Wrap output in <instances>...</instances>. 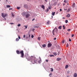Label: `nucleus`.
<instances>
[{
	"instance_id": "nucleus-4",
	"label": "nucleus",
	"mask_w": 77,
	"mask_h": 77,
	"mask_svg": "<svg viewBox=\"0 0 77 77\" xmlns=\"http://www.w3.org/2000/svg\"><path fill=\"white\" fill-rule=\"evenodd\" d=\"M26 14H27V13L26 12H24L21 14V15L23 17H24V16H25V15Z\"/></svg>"
},
{
	"instance_id": "nucleus-19",
	"label": "nucleus",
	"mask_w": 77,
	"mask_h": 77,
	"mask_svg": "<svg viewBox=\"0 0 77 77\" xmlns=\"http://www.w3.org/2000/svg\"><path fill=\"white\" fill-rule=\"evenodd\" d=\"M64 10L65 11H66V10H67V8H66V7H65L64 8Z\"/></svg>"
},
{
	"instance_id": "nucleus-56",
	"label": "nucleus",
	"mask_w": 77,
	"mask_h": 77,
	"mask_svg": "<svg viewBox=\"0 0 77 77\" xmlns=\"http://www.w3.org/2000/svg\"><path fill=\"white\" fill-rule=\"evenodd\" d=\"M66 35H68L69 34V33H66Z\"/></svg>"
},
{
	"instance_id": "nucleus-1",
	"label": "nucleus",
	"mask_w": 77,
	"mask_h": 77,
	"mask_svg": "<svg viewBox=\"0 0 77 77\" xmlns=\"http://www.w3.org/2000/svg\"><path fill=\"white\" fill-rule=\"evenodd\" d=\"M29 60H29L30 62H31L32 63L34 64L37 61L36 57L33 56H31V57H29Z\"/></svg>"
},
{
	"instance_id": "nucleus-15",
	"label": "nucleus",
	"mask_w": 77,
	"mask_h": 77,
	"mask_svg": "<svg viewBox=\"0 0 77 77\" xmlns=\"http://www.w3.org/2000/svg\"><path fill=\"white\" fill-rule=\"evenodd\" d=\"M54 14H55V12H54V13L53 12H52V15H53V16H54Z\"/></svg>"
},
{
	"instance_id": "nucleus-12",
	"label": "nucleus",
	"mask_w": 77,
	"mask_h": 77,
	"mask_svg": "<svg viewBox=\"0 0 77 77\" xmlns=\"http://www.w3.org/2000/svg\"><path fill=\"white\" fill-rule=\"evenodd\" d=\"M42 8L43 9H45V7L44 6V5H42Z\"/></svg>"
},
{
	"instance_id": "nucleus-36",
	"label": "nucleus",
	"mask_w": 77,
	"mask_h": 77,
	"mask_svg": "<svg viewBox=\"0 0 77 77\" xmlns=\"http://www.w3.org/2000/svg\"><path fill=\"white\" fill-rule=\"evenodd\" d=\"M18 38L19 39H21V38H20V35L18 36Z\"/></svg>"
},
{
	"instance_id": "nucleus-59",
	"label": "nucleus",
	"mask_w": 77,
	"mask_h": 77,
	"mask_svg": "<svg viewBox=\"0 0 77 77\" xmlns=\"http://www.w3.org/2000/svg\"><path fill=\"white\" fill-rule=\"evenodd\" d=\"M30 34H29V38H30Z\"/></svg>"
},
{
	"instance_id": "nucleus-60",
	"label": "nucleus",
	"mask_w": 77,
	"mask_h": 77,
	"mask_svg": "<svg viewBox=\"0 0 77 77\" xmlns=\"http://www.w3.org/2000/svg\"><path fill=\"white\" fill-rule=\"evenodd\" d=\"M53 16H51V18H53Z\"/></svg>"
},
{
	"instance_id": "nucleus-2",
	"label": "nucleus",
	"mask_w": 77,
	"mask_h": 77,
	"mask_svg": "<svg viewBox=\"0 0 77 77\" xmlns=\"http://www.w3.org/2000/svg\"><path fill=\"white\" fill-rule=\"evenodd\" d=\"M20 54H21V57L22 58L24 57V51L22 50L20 52Z\"/></svg>"
},
{
	"instance_id": "nucleus-13",
	"label": "nucleus",
	"mask_w": 77,
	"mask_h": 77,
	"mask_svg": "<svg viewBox=\"0 0 77 77\" xmlns=\"http://www.w3.org/2000/svg\"><path fill=\"white\" fill-rule=\"evenodd\" d=\"M54 29H55V30H56V33H57V27H56Z\"/></svg>"
},
{
	"instance_id": "nucleus-11",
	"label": "nucleus",
	"mask_w": 77,
	"mask_h": 77,
	"mask_svg": "<svg viewBox=\"0 0 77 77\" xmlns=\"http://www.w3.org/2000/svg\"><path fill=\"white\" fill-rule=\"evenodd\" d=\"M61 60V58H57V61H59V60Z\"/></svg>"
},
{
	"instance_id": "nucleus-8",
	"label": "nucleus",
	"mask_w": 77,
	"mask_h": 77,
	"mask_svg": "<svg viewBox=\"0 0 77 77\" xmlns=\"http://www.w3.org/2000/svg\"><path fill=\"white\" fill-rule=\"evenodd\" d=\"M16 53L17 54H20V51H19L18 50H17L16 51Z\"/></svg>"
},
{
	"instance_id": "nucleus-64",
	"label": "nucleus",
	"mask_w": 77,
	"mask_h": 77,
	"mask_svg": "<svg viewBox=\"0 0 77 77\" xmlns=\"http://www.w3.org/2000/svg\"><path fill=\"white\" fill-rule=\"evenodd\" d=\"M5 20H6V18H5Z\"/></svg>"
},
{
	"instance_id": "nucleus-20",
	"label": "nucleus",
	"mask_w": 77,
	"mask_h": 77,
	"mask_svg": "<svg viewBox=\"0 0 77 77\" xmlns=\"http://www.w3.org/2000/svg\"><path fill=\"white\" fill-rule=\"evenodd\" d=\"M49 56L50 57H54V55H49Z\"/></svg>"
},
{
	"instance_id": "nucleus-38",
	"label": "nucleus",
	"mask_w": 77,
	"mask_h": 77,
	"mask_svg": "<svg viewBox=\"0 0 77 77\" xmlns=\"http://www.w3.org/2000/svg\"><path fill=\"white\" fill-rule=\"evenodd\" d=\"M33 37H34V36H33V35H32L31 36V38H33Z\"/></svg>"
},
{
	"instance_id": "nucleus-5",
	"label": "nucleus",
	"mask_w": 77,
	"mask_h": 77,
	"mask_svg": "<svg viewBox=\"0 0 77 77\" xmlns=\"http://www.w3.org/2000/svg\"><path fill=\"white\" fill-rule=\"evenodd\" d=\"M30 15V14H27L26 15V18H29V16Z\"/></svg>"
},
{
	"instance_id": "nucleus-32",
	"label": "nucleus",
	"mask_w": 77,
	"mask_h": 77,
	"mask_svg": "<svg viewBox=\"0 0 77 77\" xmlns=\"http://www.w3.org/2000/svg\"><path fill=\"white\" fill-rule=\"evenodd\" d=\"M48 9H51V8L50 6H49Z\"/></svg>"
},
{
	"instance_id": "nucleus-54",
	"label": "nucleus",
	"mask_w": 77,
	"mask_h": 77,
	"mask_svg": "<svg viewBox=\"0 0 77 77\" xmlns=\"http://www.w3.org/2000/svg\"><path fill=\"white\" fill-rule=\"evenodd\" d=\"M54 40H56V38H55L54 39Z\"/></svg>"
},
{
	"instance_id": "nucleus-51",
	"label": "nucleus",
	"mask_w": 77,
	"mask_h": 77,
	"mask_svg": "<svg viewBox=\"0 0 77 77\" xmlns=\"http://www.w3.org/2000/svg\"><path fill=\"white\" fill-rule=\"evenodd\" d=\"M12 8H10L9 9V10H12Z\"/></svg>"
},
{
	"instance_id": "nucleus-14",
	"label": "nucleus",
	"mask_w": 77,
	"mask_h": 77,
	"mask_svg": "<svg viewBox=\"0 0 77 77\" xmlns=\"http://www.w3.org/2000/svg\"><path fill=\"white\" fill-rule=\"evenodd\" d=\"M42 47L44 48L45 47H46V45L45 44H44L43 45H42Z\"/></svg>"
},
{
	"instance_id": "nucleus-18",
	"label": "nucleus",
	"mask_w": 77,
	"mask_h": 77,
	"mask_svg": "<svg viewBox=\"0 0 77 77\" xmlns=\"http://www.w3.org/2000/svg\"><path fill=\"white\" fill-rule=\"evenodd\" d=\"M64 3H68V1L65 0L64 1Z\"/></svg>"
},
{
	"instance_id": "nucleus-53",
	"label": "nucleus",
	"mask_w": 77,
	"mask_h": 77,
	"mask_svg": "<svg viewBox=\"0 0 77 77\" xmlns=\"http://www.w3.org/2000/svg\"><path fill=\"white\" fill-rule=\"evenodd\" d=\"M62 11V9H60V12H61V11Z\"/></svg>"
},
{
	"instance_id": "nucleus-30",
	"label": "nucleus",
	"mask_w": 77,
	"mask_h": 77,
	"mask_svg": "<svg viewBox=\"0 0 77 77\" xmlns=\"http://www.w3.org/2000/svg\"><path fill=\"white\" fill-rule=\"evenodd\" d=\"M63 29H65V26L63 25Z\"/></svg>"
},
{
	"instance_id": "nucleus-10",
	"label": "nucleus",
	"mask_w": 77,
	"mask_h": 77,
	"mask_svg": "<svg viewBox=\"0 0 77 77\" xmlns=\"http://www.w3.org/2000/svg\"><path fill=\"white\" fill-rule=\"evenodd\" d=\"M77 74L76 73H75L74 75V77H77Z\"/></svg>"
},
{
	"instance_id": "nucleus-3",
	"label": "nucleus",
	"mask_w": 77,
	"mask_h": 77,
	"mask_svg": "<svg viewBox=\"0 0 77 77\" xmlns=\"http://www.w3.org/2000/svg\"><path fill=\"white\" fill-rule=\"evenodd\" d=\"M7 15H8V14H4H4L3 13H2V18H5L7 16Z\"/></svg>"
},
{
	"instance_id": "nucleus-52",
	"label": "nucleus",
	"mask_w": 77,
	"mask_h": 77,
	"mask_svg": "<svg viewBox=\"0 0 77 77\" xmlns=\"http://www.w3.org/2000/svg\"><path fill=\"white\" fill-rule=\"evenodd\" d=\"M34 20H35V18L33 19L32 20V21H34Z\"/></svg>"
},
{
	"instance_id": "nucleus-40",
	"label": "nucleus",
	"mask_w": 77,
	"mask_h": 77,
	"mask_svg": "<svg viewBox=\"0 0 77 77\" xmlns=\"http://www.w3.org/2000/svg\"><path fill=\"white\" fill-rule=\"evenodd\" d=\"M64 42H65V41H64V40L62 42V43H63H63H64Z\"/></svg>"
},
{
	"instance_id": "nucleus-48",
	"label": "nucleus",
	"mask_w": 77,
	"mask_h": 77,
	"mask_svg": "<svg viewBox=\"0 0 77 77\" xmlns=\"http://www.w3.org/2000/svg\"><path fill=\"white\" fill-rule=\"evenodd\" d=\"M10 24H14V23H10Z\"/></svg>"
},
{
	"instance_id": "nucleus-9",
	"label": "nucleus",
	"mask_w": 77,
	"mask_h": 77,
	"mask_svg": "<svg viewBox=\"0 0 77 77\" xmlns=\"http://www.w3.org/2000/svg\"><path fill=\"white\" fill-rule=\"evenodd\" d=\"M71 10V8L70 7H69L68 10L67 11V12H69L70 10Z\"/></svg>"
},
{
	"instance_id": "nucleus-45",
	"label": "nucleus",
	"mask_w": 77,
	"mask_h": 77,
	"mask_svg": "<svg viewBox=\"0 0 77 77\" xmlns=\"http://www.w3.org/2000/svg\"><path fill=\"white\" fill-rule=\"evenodd\" d=\"M69 72H70L69 71H67V73H68V74H69Z\"/></svg>"
},
{
	"instance_id": "nucleus-62",
	"label": "nucleus",
	"mask_w": 77,
	"mask_h": 77,
	"mask_svg": "<svg viewBox=\"0 0 77 77\" xmlns=\"http://www.w3.org/2000/svg\"><path fill=\"white\" fill-rule=\"evenodd\" d=\"M45 0V2H47V0Z\"/></svg>"
},
{
	"instance_id": "nucleus-58",
	"label": "nucleus",
	"mask_w": 77,
	"mask_h": 77,
	"mask_svg": "<svg viewBox=\"0 0 77 77\" xmlns=\"http://www.w3.org/2000/svg\"><path fill=\"white\" fill-rule=\"evenodd\" d=\"M62 18H63V19H65V17H63Z\"/></svg>"
},
{
	"instance_id": "nucleus-27",
	"label": "nucleus",
	"mask_w": 77,
	"mask_h": 77,
	"mask_svg": "<svg viewBox=\"0 0 77 77\" xmlns=\"http://www.w3.org/2000/svg\"><path fill=\"white\" fill-rule=\"evenodd\" d=\"M54 54L55 56H56L57 55V53H54Z\"/></svg>"
},
{
	"instance_id": "nucleus-29",
	"label": "nucleus",
	"mask_w": 77,
	"mask_h": 77,
	"mask_svg": "<svg viewBox=\"0 0 77 77\" xmlns=\"http://www.w3.org/2000/svg\"><path fill=\"white\" fill-rule=\"evenodd\" d=\"M68 20H65L66 23H68Z\"/></svg>"
},
{
	"instance_id": "nucleus-39",
	"label": "nucleus",
	"mask_w": 77,
	"mask_h": 77,
	"mask_svg": "<svg viewBox=\"0 0 77 77\" xmlns=\"http://www.w3.org/2000/svg\"><path fill=\"white\" fill-rule=\"evenodd\" d=\"M70 30H71V29H67V31H68V32H69V31H70Z\"/></svg>"
},
{
	"instance_id": "nucleus-61",
	"label": "nucleus",
	"mask_w": 77,
	"mask_h": 77,
	"mask_svg": "<svg viewBox=\"0 0 77 77\" xmlns=\"http://www.w3.org/2000/svg\"><path fill=\"white\" fill-rule=\"evenodd\" d=\"M64 5H65V4H63V6H64Z\"/></svg>"
},
{
	"instance_id": "nucleus-34",
	"label": "nucleus",
	"mask_w": 77,
	"mask_h": 77,
	"mask_svg": "<svg viewBox=\"0 0 77 77\" xmlns=\"http://www.w3.org/2000/svg\"><path fill=\"white\" fill-rule=\"evenodd\" d=\"M68 45H69L68 43H67L66 45V47H68Z\"/></svg>"
},
{
	"instance_id": "nucleus-7",
	"label": "nucleus",
	"mask_w": 77,
	"mask_h": 77,
	"mask_svg": "<svg viewBox=\"0 0 77 77\" xmlns=\"http://www.w3.org/2000/svg\"><path fill=\"white\" fill-rule=\"evenodd\" d=\"M52 45L51 43H49L48 45V47H50Z\"/></svg>"
},
{
	"instance_id": "nucleus-26",
	"label": "nucleus",
	"mask_w": 77,
	"mask_h": 77,
	"mask_svg": "<svg viewBox=\"0 0 77 77\" xmlns=\"http://www.w3.org/2000/svg\"><path fill=\"white\" fill-rule=\"evenodd\" d=\"M51 72H53V69L51 68Z\"/></svg>"
},
{
	"instance_id": "nucleus-46",
	"label": "nucleus",
	"mask_w": 77,
	"mask_h": 77,
	"mask_svg": "<svg viewBox=\"0 0 77 77\" xmlns=\"http://www.w3.org/2000/svg\"><path fill=\"white\" fill-rule=\"evenodd\" d=\"M69 41L70 42H71V39L70 38L69 39Z\"/></svg>"
},
{
	"instance_id": "nucleus-6",
	"label": "nucleus",
	"mask_w": 77,
	"mask_h": 77,
	"mask_svg": "<svg viewBox=\"0 0 77 77\" xmlns=\"http://www.w3.org/2000/svg\"><path fill=\"white\" fill-rule=\"evenodd\" d=\"M54 30H55V29H54L52 31V33L54 35L56 33V32L54 31Z\"/></svg>"
},
{
	"instance_id": "nucleus-28",
	"label": "nucleus",
	"mask_w": 77,
	"mask_h": 77,
	"mask_svg": "<svg viewBox=\"0 0 77 77\" xmlns=\"http://www.w3.org/2000/svg\"><path fill=\"white\" fill-rule=\"evenodd\" d=\"M57 4V3L56 2H55L53 4V5H56Z\"/></svg>"
},
{
	"instance_id": "nucleus-44",
	"label": "nucleus",
	"mask_w": 77,
	"mask_h": 77,
	"mask_svg": "<svg viewBox=\"0 0 77 77\" xmlns=\"http://www.w3.org/2000/svg\"><path fill=\"white\" fill-rule=\"evenodd\" d=\"M26 37V35H23V38H24Z\"/></svg>"
},
{
	"instance_id": "nucleus-57",
	"label": "nucleus",
	"mask_w": 77,
	"mask_h": 77,
	"mask_svg": "<svg viewBox=\"0 0 77 77\" xmlns=\"http://www.w3.org/2000/svg\"><path fill=\"white\" fill-rule=\"evenodd\" d=\"M46 61L47 62H48V60H46Z\"/></svg>"
},
{
	"instance_id": "nucleus-16",
	"label": "nucleus",
	"mask_w": 77,
	"mask_h": 77,
	"mask_svg": "<svg viewBox=\"0 0 77 77\" xmlns=\"http://www.w3.org/2000/svg\"><path fill=\"white\" fill-rule=\"evenodd\" d=\"M67 17H68V18H69L70 17V14H68L66 16Z\"/></svg>"
},
{
	"instance_id": "nucleus-41",
	"label": "nucleus",
	"mask_w": 77,
	"mask_h": 77,
	"mask_svg": "<svg viewBox=\"0 0 77 77\" xmlns=\"http://www.w3.org/2000/svg\"><path fill=\"white\" fill-rule=\"evenodd\" d=\"M35 27H36V28H38V27H39L38 26H35L34 27V28H35Z\"/></svg>"
},
{
	"instance_id": "nucleus-24",
	"label": "nucleus",
	"mask_w": 77,
	"mask_h": 77,
	"mask_svg": "<svg viewBox=\"0 0 77 77\" xmlns=\"http://www.w3.org/2000/svg\"><path fill=\"white\" fill-rule=\"evenodd\" d=\"M38 40H39V41H40L41 39V37H38Z\"/></svg>"
},
{
	"instance_id": "nucleus-22",
	"label": "nucleus",
	"mask_w": 77,
	"mask_h": 77,
	"mask_svg": "<svg viewBox=\"0 0 77 77\" xmlns=\"http://www.w3.org/2000/svg\"><path fill=\"white\" fill-rule=\"evenodd\" d=\"M61 28H62V26H60L58 27L59 29H61Z\"/></svg>"
},
{
	"instance_id": "nucleus-17",
	"label": "nucleus",
	"mask_w": 77,
	"mask_h": 77,
	"mask_svg": "<svg viewBox=\"0 0 77 77\" xmlns=\"http://www.w3.org/2000/svg\"><path fill=\"white\" fill-rule=\"evenodd\" d=\"M6 7L7 8H11V6L10 5H7Z\"/></svg>"
},
{
	"instance_id": "nucleus-49",
	"label": "nucleus",
	"mask_w": 77,
	"mask_h": 77,
	"mask_svg": "<svg viewBox=\"0 0 77 77\" xmlns=\"http://www.w3.org/2000/svg\"><path fill=\"white\" fill-rule=\"evenodd\" d=\"M32 31H33V32H34V31H35V29H33Z\"/></svg>"
},
{
	"instance_id": "nucleus-47",
	"label": "nucleus",
	"mask_w": 77,
	"mask_h": 77,
	"mask_svg": "<svg viewBox=\"0 0 77 77\" xmlns=\"http://www.w3.org/2000/svg\"><path fill=\"white\" fill-rule=\"evenodd\" d=\"M49 11V10H48V9H47V12H48Z\"/></svg>"
},
{
	"instance_id": "nucleus-63",
	"label": "nucleus",
	"mask_w": 77,
	"mask_h": 77,
	"mask_svg": "<svg viewBox=\"0 0 77 77\" xmlns=\"http://www.w3.org/2000/svg\"><path fill=\"white\" fill-rule=\"evenodd\" d=\"M69 5V4L68 3L67 5Z\"/></svg>"
},
{
	"instance_id": "nucleus-33",
	"label": "nucleus",
	"mask_w": 77,
	"mask_h": 77,
	"mask_svg": "<svg viewBox=\"0 0 77 77\" xmlns=\"http://www.w3.org/2000/svg\"><path fill=\"white\" fill-rule=\"evenodd\" d=\"M47 24H50V21H48L47 22Z\"/></svg>"
},
{
	"instance_id": "nucleus-25",
	"label": "nucleus",
	"mask_w": 77,
	"mask_h": 77,
	"mask_svg": "<svg viewBox=\"0 0 77 77\" xmlns=\"http://www.w3.org/2000/svg\"><path fill=\"white\" fill-rule=\"evenodd\" d=\"M75 6V3H73L72 5V7H74Z\"/></svg>"
},
{
	"instance_id": "nucleus-23",
	"label": "nucleus",
	"mask_w": 77,
	"mask_h": 77,
	"mask_svg": "<svg viewBox=\"0 0 77 77\" xmlns=\"http://www.w3.org/2000/svg\"><path fill=\"white\" fill-rule=\"evenodd\" d=\"M68 65H66L65 66V68L66 69V68H68Z\"/></svg>"
},
{
	"instance_id": "nucleus-55",
	"label": "nucleus",
	"mask_w": 77,
	"mask_h": 77,
	"mask_svg": "<svg viewBox=\"0 0 77 77\" xmlns=\"http://www.w3.org/2000/svg\"><path fill=\"white\" fill-rule=\"evenodd\" d=\"M56 47H59V46L58 45H57L56 46Z\"/></svg>"
},
{
	"instance_id": "nucleus-50",
	"label": "nucleus",
	"mask_w": 77,
	"mask_h": 77,
	"mask_svg": "<svg viewBox=\"0 0 77 77\" xmlns=\"http://www.w3.org/2000/svg\"><path fill=\"white\" fill-rule=\"evenodd\" d=\"M51 74H52V73H50L49 75V76H50V75H51Z\"/></svg>"
},
{
	"instance_id": "nucleus-43",
	"label": "nucleus",
	"mask_w": 77,
	"mask_h": 77,
	"mask_svg": "<svg viewBox=\"0 0 77 77\" xmlns=\"http://www.w3.org/2000/svg\"><path fill=\"white\" fill-rule=\"evenodd\" d=\"M20 8H19V7H17V9H20Z\"/></svg>"
},
{
	"instance_id": "nucleus-42",
	"label": "nucleus",
	"mask_w": 77,
	"mask_h": 77,
	"mask_svg": "<svg viewBox=\"0 0 77 77\" xmlns=\"http://www.w3.org/2000/svg\"><path fill=\"white\" fill-rule=\"evenodd\" d=\"M74 36V34H72L71 36V37H73Z\"/></svg>"
},
{
	"instance_id": "nucleus-35",
	"label": "nucleus",
	"mask_w": 77,
	"mask_h": 77,
	"mask_svg": "<svg viewBox=\"0 0 77 77\" xmlns=\"http://www.w3.org/2000/svg\"><path fill=\"white\" fill-rule=\"evenodd\" d=\"M20 26H21V24H18L17 25L18 27H20Z\"/></svg>"
},
{
	"instance_id": "nucleus-37",
	"label": "nucleus",
	"mask_w": 77,
	"mask_h": 77,
	"mask_svg": "<svg viewBox=\"0 0 77 77\" xmlns=\"http://www.w3.org/2000/svg\"><path fill=\"white\" fill-rule=\"evenodd\" d=\"M24 27H25V29H26L27 28V26H24Z\"/></svg>"
},
{
	"instance_id": "nucleus-21",
	"label": "nucleus",
	"mask_w": 77,
	"mask_h": 77,
	"mask_svg": "<svg viewBox=\"0 0 77 77\" xmlns=\"http://www.w3.org/2000/svg\"><path fill=\"white\" fill-rule=\"evenodd\" d=\"M16 41H19V39H18V38H16Z\"/></svg>"
},
{
	"instance_id": "nucleus-31",
	"label": "nucleus",
	"mask_w": 77,
	"mask_h": 77,
	"mask_svg": "<svg viewBox=\"0 0 77 77\" xmlns=\"http://www.w3.org/2000/svg\"><path fill=\"white\" fill-rule=\"evenodd\" d=\"M11 16L12 17H14V14H12Z\"/></svg>"
}]
</instances>
